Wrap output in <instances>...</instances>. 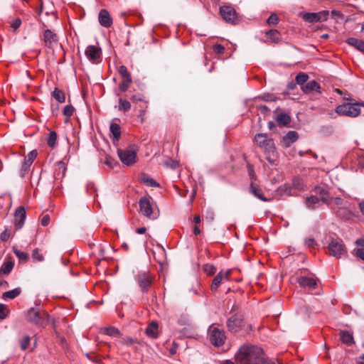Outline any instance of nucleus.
Listing matches in <instances>:
<instances>
[{
  "instance_id": "8",
  "label": "nucleus",
  "mask_w": 364,
  "mask_h": 364,
  "mask_svg": "<svg viewBox=\"0 0 364 364\" xmlns=\"http://www.w3.org/2000/svg\"><path fill=\"white\" fill-rule=\"evenodd\" d=\"M328 247L330 255L336 258H341L347 252L346 248L341 240H332Z\"/></svg>"
},
{
  "instance_id": "23",
  "label": "nucleus",
  "mask_w": 364,
  "mask_h": 364,
  "mask_svg": "<svg viewBox=\"0 0 364 364\" xmlns=\"http://www.w3.org/2000/svg\"><path fill=\"white\" fill-rule=\"evenodd\" d=\"M302 91L309 94L313 91H316L318 93H321L320 85L315 80L308 82L305 85L301 87Z\"/></svg>"
},
{
  "instance_id": "5",
  "label": "nucleus",
  "mask_w": 364,
  "mask_h": 364,
  "mask_svg": "<svg viewBox=\"0 0 364 364\" xmlns=\"http://www.w3.org/2000/svg\"><path fill=\"white\" fill-rule=\"evenodd\" d=\"M255 141L265 154H274L276 148L274 141L272 139L268 138L266 134H257L255 136Z\"/></svg>"
},
{
  "instance_id": "40",
  "label": "nucleus",
  "mask_w": 364,
  "mask_h": 364,
  "mask_svg": "<svg viewBox=\"0 0 364 364\" xmlns=\"http://www.w3.org/2000/svg\"><path fill=\"white\" fill-rule=\"evenodd\" d=\"M13 267H14L13 262H4V264H2V266L0 269V271L5 274H9L11 272Z\"/></svg>"
},
{
  "instance_id": "59",
  "label": "nucleus",
  "mask_w": 364,
  "mask_h": 364,
  "mask_svg": "<svg viewBox=\"0 0 364 364\" xmlns=\"http://www.w3.org/2000/svg\"><path fill=\"white\" fill-rule=\"evenodd\" d=\"M6 308V306L4 304H0V318L1 319H4L6 317V314L4 313Z\"/></svg>"
},
{
  "instance_id": "52",
  "label": "nucleus",
  "mask_w": 364,
  "mask_h": 364,
  "mask_svg": "<svg viewBox=\"0 0 364 364\" xmlns=\"http://www.w3.org/2000/svg\"><path fill=\"white\" fill-rule=\"evenodd\" d=\"M74 108L71 105H66L63 110L64 115L70 117L73 114Z\"/></svg>"
},
{
  "instance_id": "14",
  "label": "nucleus",
  "mask_w": 364,
  "mask_h": 364,
  "mask_svg": "<svg viewBox=\"0 0 364 364\" xmlns=\"http://www.w3.org/2000/svg\"><path fill=\"white\" fill-rule=\"evenodd\" d=\"M26 210L23 206H19L14 213V225L16 230L21 229L26 220Z\"/></svg>"
},
{
  "instance_id": "50",
  "label": "nucleus",
  "mask_w": 364,
  "mask_h": 364,
  "mask_svg": "<svg viewBox=\"0 0 364 364\" xmlns=\"http://www.w3.org/2000/svg\"><path fill=\"white\" fill-rule=\"evenodd\" d=\"M279 22V18L277 14H272L267 19V23L269 25H276Z\"/></svg>"
},
{
  "instance_id": "15",
  "label": "nucleus",
  "mask_w": 364,
  "mask_h": 364,
  "mask_svg": "<svg viewBox=\"0 0 364 364\" xmlns=\"http://www.w3.org/2000/svg\"><path fill=\"white\" fill-rule=\"evenodd\" d=\"M86 57L92 63L97 62L101 55V50L95 46H88L85 50Z\"/></svg>"
},
{
  "instance_id": "51",
  "label": "nucleus",
  "mask_w": 364,
  "mask_h": 364,
  "mask_svg": "<svg viewBox=\"0 0 364 364\" xmlns=\"http://www.w3.org/2000/svg\"><path fill=\"white\" fill-rule=\"evenodd\" d=\"M305 245L311 248H314L317 244L314 237H309L305 240Z\"/></svg>"
},
{
  "instance_id": "28",
  "label": "nucleus",
  "mask_w": 364,
  "mask_h": 364,
  "mask_svg": "<svg viewBox=\"0 0 364 364\" xmlns=\"http://www.w3.org/2000/svg\"><path fill=\"white\" fill-rule=\"evenodd\" d=\"M319 203V199L315 196L307 197L305 200V205L309 209H315Z\"/></svg>"
},
{
  "instance_id": "46",
  "label": "nucleus",
  "mask_w": 364,
  "mask_h": 364,
  "mask_svg": "<svg viewBox=\"0 0 364 364\" xmlns=\"http://www.w3.org/2000/svg\"><path fill=\"white\" fill-rule=\"evenodd\" d=\"M31 338L29 336H25L20 341L21 348L23 350L27 349L30 343Z\"/></svg>"
},
{
  "instance_id": "12",
  "label": "nucleus",
  "mask_w": 364,
  "mask_h": 364,
  "mask_svg": "<svg viewBox=\"0 0 364 364\" xmlns=\"http://www.w3.org/2000/svg\"><path fill=\"white\" fill-rule=\"evenodd\" d=\"M227 326L230 331L236 333L242 328L244 326L243 319L240 316L234 315L229 318Z\"/></svg>"
},
{
  "instance_id": "25",
  "label": "nucleus",
  "mask_w": 364,
  "mask_h": 364,
  "mask_svg": "<svg viewBox=\"0 0 364 364\" xmlns=\"http://www.w3.org/2000/svg\"><path fill=\"white\" fill-rule=\"evenodd\" d=\"M346 43L364 53V41L355 38H348L346 40Z\"/></svg>"
},
{
  "instance_id": "39",
  "label": "nucleus",
  "mask_w": 364,
  "mask_h": 364,
  "mask_svg": "<svg viewBox=\"0 0 364 364\" xmlns=\"http://www.w3.org/2000/svg\"><path fill=\"white\" fill-rule=\"evenodd\" d=\"M104 332L106 335L113 337L119 336L120 335V331L113 326L105 328L104 329Z\"/></svg>"
},
{
  "instance_id": "19",
  "label": "nucleus",
  "mask_w": 364,
  "mask_h": 364,
  "mask_svg": "<svg viewBox=\"0 0 364 364\" xmlns=\"http://www.w3.org/2000/svg\"><path fill=\"white\" fill-rule=\"evenodd\" d=\"M98 20L100 25L105 28H109L112 25V18L106 9L100 10Z\"/></svg>"
},
{
  "instance_id": "43",
  "label": "nucleus",
  "mask_w": 364,
  "mask_h": 364,
  "mask_svg": "<svg viewBox=\"0 0 364 364\" xmlns=\"http://www.w3.org/2000/svg\"><path fill=\"white\" fill-rule=\"evenodd\" d=\"M132 80H129V81H128V80H123L122 82L119 85V91L121 92H126L129 89V85L132 83Z\"/></svg>"
},
{
  "instance_id": "6",
  "label": "nucleus",
  "mask_w": 364,
  "mask_h": 364,
  "mask_svg": "<svg viewBox=\"0 0 364 364\" xmlns=\"http://www.w3.org/2000/svg\"><path fill=\"white\" fill-rule=\"evenodd\" d=\"M208 336L210 342L215 347L222 346L226 340L225 331L215 327L213 325H211L208 328Z\"/></svg>"
},
{
  "instance_id": "9",
  "label": "nucleus",
  "mask_w": 364,
  "mask_h": 364,
  "mask_svg": "<svg viewBox=\"0 0 364 364\" xmlns=\"http://www.w3.org/2000/svg\"><path fill=\"white\" fill-rule=\"evenodd\" d=\"M296 282L301 287L311 291L312 294L318 287L316 279L313 277L301 276L297 277Z\"/></svg>"
},
{
  "instance_id": "35",
  "label": "nucleus",
  "mask_w": 364,
  "mask_h": 364,
  "mask_svg": "<svg viewBox=\"0 0 364 364\" xmlns=\"http://www.w3.org/2000/svg\"><path fill=\"white\" fill-rule=\"evenodd\" d=\"M118 72L123 78V80H132L130 73L128 72L127 68L124 65H121L118 68Z\"/></svg>"
},
{
  "instance_id": "27",
  "label": "nucleus",
  "mask_w": 364,
  "mask_h": 364,
  "mask_svg": "<svg viewBox=\"0 0 364 364\" xmlns=\"http://www.w3.org/2000/svg\"><path fill=\"white\" fill-rule=\"evenodd\" d=\"M21 293V289L19 287L15 288L12 290L4 292L2 294V298L4 300L14 299L18 296Z\"/></svg>"
},
{
  "instance_id": "37",
  "label": "nucleus",
  "mask_w": 364,
  "mask_h": 364,
  "mask_svg": "<svg viewBox=\"0 0 364 364\" xmlns=\"http://www.w3.org/2000/svg\"><path fill=\"white\" fill-rule=\"evenodd\" d=\"M57 142V134L55 132L52 131L50 132L48 137L47 139V144L50 147H54Z\"/></svg>"
},
{
  "instance_id": "62",
  "label": "nucleus",
  "mask_w": 364,
  "mask_h": 364,
  "mask_svg": "<svg viewBox=\"0 0 364 364\" xmlns=\"http://www.w3.org/2000/svg\"><path fill=\"white\" fill-rule=\"evenodd\" d=\"M130 99L134 102H136L143 100L142 96L140 95H132Z\"/></svg>"
},
{
  "instance_id": "55",
  "label": "nucleus",
  "mask_w": 364,
  "mask_h": 364,
  "mask_svg": "<svg viewBox=\"0 0 364 364\" xmlns=\"http://www.w3.org/2000/svg\"><path fill=\"white\" fill-rule=\"evenodd\" d=\"M263 100L267 102H273L276 100V97L271 94H264L260 97Z\"/></svg>"
},
{
  "instance_id": "22",
  "label": "nucleus",
  "mask_w": 364,
  "mask_h": 364,
  "mask_svg": "<svg viewBox=\"0 0 364 364\" xmlns=\"http://www.w3.org/2000/svg\"><path fill=\"white\" fill-rule=\"evenodd\" d=\"M146 335L151 338H156L159 336V324L156 321H151L145 331Z\"/></svg>"
},
{
  "instance_id": "58",
  "label": "nucleus",
  "mask_w": 364,
  "mask_h": 364,
  "mask_svg": "<svg viewBox=\"0 0 364 364\" xmlns=\"http://www.w3.org/2000/svg\"><path fill=\"white\" fill-rule=\"evenodd\" d=\"M267 156H265V159L267 161H268L271 164H274V157L276 156V151L274 152V154H266Z\"/></svg>"
},
{
  "instance_id": "60",
  "label": "nucleus",
  "mask_w": 364,
  "mask_h": 364,
  "mask_svg": "<svg viewBox=\"0 0 364 364\" xmlns=\"http://www.w3.org/2000/svg\"><path fill=\"white\" fill-rule=\"evenodd\" d=\"M355 255L358 258H360L362 260L364 261V249L363 248L358 249L355 252Z\"/></svg>"
},
{
  "instance_id": "47",
  "label": "nucleus",
  "mask_w": 364,
  "mask_h": 364,
  "mask_svg": "<svg viewBox=\"0 0 364 364\" xmlns=\"http://www.w3.org/2000/svg\"><path fill=\"white\" fill-rule=\"evenodd\" d=\"M203 269H204V272L208 275H213L216 272V268L213 264H207L204 265Z\"/></svg>"
},
{
  "instance_id": "7",
  "label": "nucleus",
  "mask_w": 364,
  "mask_h": 364,
  "mask_svg": "<svg viewBox=\"0 0 364 364\" xmlns=\"http://www.w3.org/2000/svg\"><path fill=\"white\" fill-rule=\"evenodd\" d=\"M336 112L340 115H344L350 117H355L360 113L359 104L345 103L338 105Z\"/></svg>"
},
{
  "instance_id": "38",
  "label": "nucleus",
  "mask_w": 364,
  "mask_h": 364,
  "mask_svg": "<svg viewBox=\"0 0 364 364\" xmlns=\"http://www.w3.org/2000/svg\"><path fill=\"white\" fill-rule=\"evenodd\" d=\"M37 156H38L37 151L36 149L32 150L25 157V159H24L23 162H25V163L29 164L30 166H31V164H33V161L37 157Z\"/></svg>"
},
{
  "instance_id": "41",
  "label": "nucleus",
  "mask_w": 364,
  "mask_h": 364,
  "mask_svg": "<svg viewBox=\"0 0 364 364\" xmlns=\"http://www.w3.org/2000/svg\"><path fill=\"white\" fill-rule=\"evenodd\" d=\"M277 122L281 125H287L290 122V117L286 114H280L277 117Z\"/></svg>"
},
{
  "instance_id": "30",
  "label": "nucleus",
  "mask_w": 364,
  "mask_h": 364,
  "mask_svg": "<svg viewBox=\"0 0 364 364\" xmlns=\"http://www.w3.org/2000/svg\"><path fill=\"white\" fill-rule=\"evenodd\" d=\"M117 109L123 112H127L131 109V103L125 99L119 98Z\"/></svg>"
},
{
  "instance_id": "13",
  "label": "nucleus",
  "mask_w": 364,
  "mask_h": 364,
  "mask_svg": "<svg viewBox=\"0 0 364 364\" xmlns=\"http://www.w3.org/2000/svg\"><path fill=\"white\" fill-rule=\"evenodd\" d=\"M140 213L145 217L154 218L152 217L153 210L150 200L146 197H142L139 201Z\"/></svg>"
},
{
  "instance_id": "1",
  "label": "nucleus",
  "mask_w": 364,
  "mask_h": 364,
  "mask_svg": "<svg viewBox=\"0 0 364 364\" xmlns=\"http://www.w3.org/2000/svg\"><path fill=\"white\" fill-rule=\"evenodd\" d=\"M235 360L240 364H276L265 360L262 350L257 346H242L235 355Z\"/></svg>"
},
{
  "instance_id": "45",
  "label": "nucleus",
  "mask_w": 364,
  "mask_h": 364,
  "mask_svg": "<svg viewBox=\"0 0 364 364\" xmlns=\"http://www.w3.org/2000/svg\"><path fill=\"white\" fill-rule=\"evenodd\" d=\"M14 252L15 255L21 261H26L28 259V254L21 250L14 249Z\"/></svg>"
},
{
  "instance_id": "44",
  "label": "nucleus",
  "mask_w": 364,
  "mask_h": 364,
  "mask_svg": "<svg viewBox=\"0 0 364 364\" xmlns=\"http://www.w3.org/2000/svg\"><path fill=\"white\" fill-rule=\"evenodd\" d=\"M32 258L36 262H42L44 260L43 255L40 253L38 249H35L32 253Z\"/></svg>"
},
{
  "instance_id": "24",
  "label": "nucleus",
  "mask_w": 364,
  "mask_h": 364,
  "mask_svg": "<svg viewBox=\"0 0 364 364\" xmlns=\"http://www.w3.org/2000/svg\"><path fill=\"white\" fill-rule=\"evenodd\" d=\"M109 136L113 142L119 141L121 136V127L117 123H111L109 126Z\"/></svg>"
},
{
  "instance_id": "63",
  "label": "nucleus",
  "mask_w": 364,
  "mask_h": 364,
  "mask_svg": "<svg viewBox=\"0 0 364 364\" xmlns=\"http://www.w3.org/2000/svg\"><path fill=\"white\" fill-rule=\"evenodd\" d=\"M135 343L136 341L132 338L127 337L124 338V343H125L126 345H133Z\"/></svg>"
},
{
  "instance_id": "17",
  "label": "nucleus",
  "mask_w": 364,
  "mask_h": 364,
  "mask_svg": "<svg viewBox=\"0 0 364 364\" xmlns=\"http://www.w3.org/2000/svg\"><path fill=\"white\" fill-rule=\"evenodd\" d=\"M333 210L338 217L343 220H349L353 215V212L348 204L339 208H333Z\"/></svg>"
},
{
  "instance_id": "32",
  "label": "nucleus",
  "mask_w": 364,
  "mask_h": 364,
  "mask_svg": "<svg viewBox=\"0 0 364 364\" xmlns=\"http://www.w3.org/2000/svg\"><path fill=\"white\" fill-rule=\"evenodd\" d=\"M141 181L144 184H145L148 186H150V187H159V184L155 180L149 177V176H147L146 174L141 175Z\"/></svg>"
},
{
  "instance_id": "16",
  "label": "nucleus",
  "mask_w": 364,
  "mask_h": 364,
  "mask_svg": "<svg viewBox=\"0 0 364 364\" xmlns=\"http://www.w3.org/2000/svg\"><path fill=\"white\" fill-rule=\"evenodd\" d=\"M43 41L46 46L51 48L54 44L58 41V38L56 33L50 29H46L43 33Z\"/></svg>"
},
{
  "instance_id": "18",
  "label": "nucleus",
  "mask_w": 364,
  "mask_h": 364,
  "mask_svg": "<svg viewBox=\"0 0 364 364\" xmlns=\"http://www.w3.org/2000/svg\"><path fill=\"white\" fill-rule=\"evenodd\" d=\"M249 191L255 197L264 202H268L271 200V198H267L264 196L262 189L254 181L251 182L249 187Z\"/></svg>"
},
{
  "instance_id": "26",
  "label": "nucleus",
  "mask_w": 364,
  "mask_h": 364,
  "mask_svg": "<svg viewBox=\"0 0 364 364\" xmlns=\"http://www.w3.org/2000/svg\"><path fill=\"white\" fill-rule=\"evenodd\" d=\"M277 193L280 196L294 195V193L292 192L291 186L288 183L280 186L277 189Z\"/></svg>"
},
{
  "instance_id": "61",
  "label": "nucleus",
  "mask_w": 364,
  "mask_h": 364,
  "mask_svg": "<svg viewBox=\"0 0 364 364\" xmlns=\"http://www.w3.org/2000/svg\"><path fill=\"white\" fill-rule=\"evenodd\" d=\"M248 171H249V175L250 176V178L252 179V181H255L256 180V174L254 172V170L252 166H250L248 167Z\"/></svg>"
},
{
  "instance_id": "20",
  "label": "nucleus",
  "mask_w": 364,
  "mask_h": 364,
  "mask_svg": "<svg viewBox=\"0 0 364 364\" xmlns=\"http://www.w3.org/2000/svg\"><path fill=\"white\" fill-rule=\"evenodd\" d=\"M299 135L295 131H289L282 139V146L285 148L289 147L293 143L296 141Z\"/></svg>"
},
{
  "instance_id": "29",
  "label": "nucleus",
  "mask_w": 364,
  "mask_h": 364,
  "mask_svg": "<svg viewBox=\"0 0 364 364\" xmlns=\"http://www.w3.org/2000/svg\"><path fill=\"white\" fill-rule=\"evenodd\" d=\"M304 18L309 22L315 23L321 20V14L319 13H307L304 16Z\"/></svg>"
},
{
  "instance_id": "49",
  "label": "nucleus",
  "mask_w": 364,
  "mask_h": 364,
  "mask_svg": "<svg viewBox=\"0 0 364 364\" xmlns=\"http://www.w3.org/2000/svg\"><path fill=\"white\" fill-rule=\"evenodd\" d=\"M11 236V230L8 228L4 230L0 235V239L1 241H7Z\"/></svg>"
},
{
  "instance_id": "42",
  "label": "nucleus",
  "mask_w": 364,
  "mask_h": 364,
  "mask_svg": "<svg viewBox=\"0 0 364 364\" xmlns=\"http://www.w3.org/2000/svg\"><path fill=\"white\" fill-rule=\"evenodd\" d=\"M309 79L307 74L304 73H300L296 76V82L297 84L303 85Z\"/></svg>"
},
{
  "instance_id": "3",
  "label": "nucleus",
  "mask_w": 364,
  "mask_h": 364,
  "mask_svg": "<svg viewBox=\"0 0 364 364\" xmlns=\"http://www.w3.org/2000/svg\"><path fill=\"white\" fill-rule=\"evenodd\" d=\"M134 279L142 292H147L151 286L154 276L149 270H137L134 274Z\"/></svg>"
},
{
  "instance_id": "53",
  "label": "nucleus",
  "mask_w": 364,
  "mask_h": 364,
  "mask_svg": "<svg viewBox=\"0 0 364 364\" xmlns=\"http://www.w3.org/2000/svg\"><path fill=\"white\" fill-rule=\"evenodd\" d=\"M21 25V20L20 18H16L13 20L11 23V27L13 28L14 31H16Z\"/></svg>"
},
{
  "instance_id": "21",
  "label": "nucleus",
  "mask_w": 364,
  "mask_h": 364,
  "mask_svg": "<svg viewBox=\"0 0 364 364\" xmlns=\"http://www.w3.org/2000/svg\"><path fill=\"white\" fill-rule=\"evenodd\" d=\"M314 191L321 196V200L324 203L330 205L332 203L333 198L328 196V192L326 187L320 186H316L315 187Z\"/></svg>"
},
{
  "instance_id": "34",
  "label": "nucleus",
  "mask_w": 364,
  "mask_h": 364,
  "mask_svg": "<svg viewBox=\"0 0 364 364\" xmlns=\"http://www.w3.org/2000/svg\"><path fill=\"white\" fill-rule=\"evenodd\" d=\"M292 190L295 189L296 191H303L304 188V181L300 178H294L292 180Z\"/></svg>"
},
{
  "instance_id": "48",
  "label": "nucleus",
  "mask_w": 364,
  "mask_h": 364,
  "mask_svg": "<svg viewBox=\"0 0 364 364\" xmlns=\"http://www.w3.org/2000/svg\"><path fill=\"white\" fill-rule=\"evenodd\" d=\"M31 166L25 162L23 163L21 166V168L20 170V176L23 178L24 177L29 171Z\"/></svg>"
},
{
  "instance_id": "36",
  "label": "nucleus",
  "mask_w": 364,
  "mask_h": 364,
  "mask_svg": "<svg viewBox=\"0 0 364 364\" xmlns=\"http://www.w3.org/2000/svg\"><path fill=\"white\" fill-rule=\"evenodd\" d=\"M266 35L274 43H277L279 41V33L277 30H269Z\"/></svg>"
},
{
  "instance_id": "33",
  "label": "nucleus",
  "mask_w": 364,
  "mask_h": 364,
  "mask_svg": "<svg viewBox=\"0 0 364 364\" xmlns=\"http://www.w3.org/2000/svg\"><path fill=\"white\" fill-rule=\"evenodd\" d=\"M52 97L60 103H63L65 101V95L64 92L57 87H55L53 91Z\"/></svg>"
},
{
  "instance_id": "2",
  "label": "nucleus",
  "mask_w": 364,
  "mask_h": 364,
  "mask_svg": "<svg viewBox=\"0 0 364 364\" xmlns=\"http://www.w3.org/2000/svg\"><path fill=\"white\" fill-rule=\"evenodd\" d=\"M26 319L38 326H44L48 322V314L37 308H31L26 313Z\"/></svg>"
},
{
  "instance_id": "31",
  "label": "nucleus",
  "mask_w": 364,
  "mask_h": 364,
  "mask_svg": "<svg viewBox=\"0 0 364 364\" xmlns=\"http://www.w3.org/2000/svg\"><path fill=\"white\" fill-rule=\"evenodd\" d=\"M340 338L343 343L351 345L353 343V335L348 331H341Z\"/></svg>"
},
{
  "instance_id": "56",
  "label": "nucleus",
  "mask_w": 364,
  "mask_h": 364,
  "mask_svg": "<svg viewBox=\"0 0 364 364\" xmlns=\"http://www.w3.org/2000/svg\"><path fill=\"white\" fill-rule=\"evenodd\" d=\"M213 50L215 53L222 54L225 51V48L220 44H216L214 46Z\"/></svg>"
},
{
  "instance_id": "54",
  "label": "nucleus",
  "mask_w": 364,
  "mask_h": 364,
  "mask_svg": "<svg viewBox=\"0 0 364 364\" xmlns=\"http://www.w3.org/2000/svg\"><path fill=\"white\" fill-rule=\"evenodd\" d=\"M334 201L335 205L337 206L336 208L342 207L347 204L346 202H344L341 198L337 197L333 198L332 201Z\"/></svg>"
},
{
  "instance_id": "11",
  "label": "nucleus",
  "mask_w": 364,
  "mask_h": 364,
  "mask_svg": "<svg viewBox=\"0 0 364 364\" xmlns=\"http://www.w3.org/2000/svg\"><path fill=\"white\" fill-rule=\"evenodd\" d=\"M220 14L227 22L235 23L237 18V13L234 8L230 6L220 7Z\"/></svg>"
},
{
  "instance_id": "57",
  "label": "nucleus",
  "mask_w": 364,
  "mask_h": 364,
  "mask_svg": "<svg viewBox=\"0 0 364 364\" xmlns=\"http://www.w3.org/2000/svg\"><path fill=\"white\" fill-rule=\"evenodd\" d=\"M50 223V216L48 215H44L41 218V225L43 226H47Z\"/></svg>"
},
{
  "instance_id": "4",
  "label": "nucleus",
  "mask_w": 364,
  "mask_h": 364,
  "mask_svg": "<svg viewBox=\"0 0 364 364\" xmlns=\"http://www.w3.org/2000/svg\"><path fill=\"white\" fill-rule=\"evenodd\" d=\"M137 151L135 145H130L125 150L118 149L117 154L122 163L129 166L136 163Z\"/></svg>"
},
{
  "instance_id": "10",
  "label": "nucleus",
  "mask_w": 364,
  "mask_h": 364,
  "mask_svg": "<svg viewBox=\"0 0 364 364\" xmlns=\"http://www.w3.org/2000/svg\"><path fill=\"white\" fill-rule=\"evenodd\" d=\"M232 270L220 271L213 279L211 290L216 291L219 286L225 281L230 280Z\"/></svg>"
},
{
  "instance_id": "64",
  "label": "nucleus",
  "mask_w": 364,
  "mask_h": 364,
  "mask_svg": "<svg viewBox=\"0 0 364 364\" xmlns=\"http://www.w3.org/2000/svg\"><path fill=\"white\" fill-rule=\"evenodd\" d=\"M259 109L264 114H267L269 112V111L268 107L267 106H265V105H259Z\"/></svg>"
}]
</instances>
